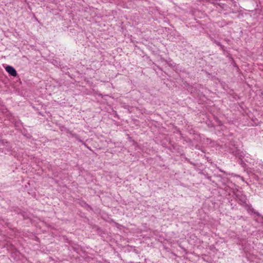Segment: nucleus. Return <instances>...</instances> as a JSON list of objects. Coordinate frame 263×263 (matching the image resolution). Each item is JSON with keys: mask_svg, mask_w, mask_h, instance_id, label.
<instances>
[{"mask_svg": "<svg viewBox=\"0 0 263 263\" xmlns=\"http://www.w3.org/2000/svg\"><path fill=\"white\" fill-rule=\"evenodd\" d=\"M5 69L11 76L13 77H16L17 76V72L12 66H7Z\"/></svg>", "mask_w": 263, "mask_h": 263, "instance_id": "1", "label": "nucleus"}, {"mask_svg": "<svg viewBox=\"0 0 263 263\" xmlns=\"http://www.w3.org/2000/svg\"><path fill=\"white\" fill-rule=\"evenodd\" d=\"M2 142L4 144V145L6 146L7 150L10 151L11 149V146H10V143L7 141H6L5 142H4L3 140L2 141Z\"/></svg>", "mask_w": 263, "mask_h": 263, "instance_id": "2", "label": "nucleus"}, {"mask_svg": "<svg viewBox=\"0 0 263 263\" xmlns=\"http://www.w3.org/2000/svg\"><path fill=\"white\" fill-rule=\"evenodd\" d=\"M214 42H215V43L217 45H218V46H221V44H220V43H219V42H217V41H214Z\"/></svg>", "mask_w": 263, "mask_h": 263, "instance_id": "3", "label": "nucleus"}]
</instances>
